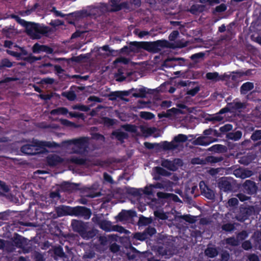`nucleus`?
<instances>
[{"instance_id": "1", "label": "nucleus", "mask_w": 261, "mask_h": 261, "mask_svg": "<svg viewBox=\"0 0 261 261\" xmlns=\"http://www.w3.org/2000/svg\"><path fill=\"white\" fill-rule=\"evenodd\" d=\"M59 216H74L76 217H82L86 220L89 219L92 212L90 208L83 206H76L71 207L69 206H62L59 207L57 210Z\"/></svg>"}, {"instance_id": "2", "label": "nucleus", "mask_w": 261, "mask_h": 261, "mask_svg": "<svg viewBox=\"0 0 261 261\" xmlns=\"http://www.w3.org/2000/svg\"><path fill=\"white\" fill-rule=\"evenodd\" d=\"M203 134L204 136L199 137L194 141V145L207 146L217 141V139L214 138L213 137H221V134L219 133V131L212 128L205 129Z\"/></svg>"}, {"instance_id": "3", "label": "nucleus", "mask_w": 261, "mask_h": 261, "mask_svg": "<svg viewBox=\"0 0 261 261\" xmlns=\"http://www.w3.org/2000/svg\"><path fill=\"white\" fill-rule=\"evenodd\" d=\"M169 42L166 40H159L153 42L143 41V49L151 53H158L161 48L168 47Z\"/></svg>"}, {"instance_id": "4", "label": "nucleus", "mask_w": 261, "mask_h": 261, "mask_svg": "<svg viewBox=\"0 0 261 261\" xmlns=\"http://www.w3.org/2000/svg\"><path fill=\"white\" fill-rule=\"evenodd\" d=\"M121 0H109L111 7V9H108V5L107 4H102V8L107 11L115 12L119 11L123 9L129 10V5L128 2H123L121 3Z\"/></svg>"}, {"instance_id": "5", "label": "nucleus", "mask_w": 261, "mask_h": 261, "mask_svg": "<svg viewBox=\"0 0 261 261\" xmlns=\"http://www.w3.org/2000/svg\"><path fill=\"white\" fill-rule=\"evenodd\" d=\"M255 215V208L253 206H241L236 218L239 221L243 222L248 219L251 216Z\"/></svg>"}, {"instance_id": "6", "label": "nucleus", "mask_w": 261, "mask_h": 261, "mask_svg": "<svg viewBox=\"0 0 261 261\" xmlns=\"http://www.w3.org/2000/svg\"><path fill=\"white\" fill-rule=\"evenodd\" d=\"M182 165V160L179 158H175L173 161L163 159L161 162L162 166L172 171H176L179 167H181Z\"/></svg>"}, {"instance_id": "7", "label": "nucleus", "mask_w": 261, "mask_h": 261, "mask_svg": "<svg viewBox=\"0 0 261 261\" xmlns=\"http://www.w3.org/2000/svg\"><path fill=\"white\" fill-rule=\"evenodd\" d=\"M70 142L77 148L73 152L75 153L81 154L83 153L87 147L88 140L85 137H81L70 140Z\"/></svg>"}, {"instance_id": "8", "label": "nucleus", "mask_w": 261, "mask_h": 261, "mask_svg": "<svg viewBox=\"0 0 261 261\" xmlns=\"http://www.w3.org/2000/svg\"><path fill=\"white\" fill-rule=\"evenodd\" d=\"M59 146V144L55 142L39 141L34 139V147H39L42 149L41 151L42 153L48 152L47 149L45 148L46 147L48 148H56Z\"/></svg>"}, {"instance_id": "9", "label": "nucleus", "mask_w": 261, "mask_h": 261, "mask_svg": "<svg viewBox=\"0 0 261 261\" xmlns=\"http://www.w3.org/2000/svg\"><path fill=\"white\" fill-rule=\"evenodd\" d=\"M258 187L254 181L247 179L243 183L242 185V189L244 193L253 195L256 193Z\"/></svg>"}, {"instance_id": "10", "label": "nucleus", "mask_w": 261, "mask_h": 261, "mask_svg": "<svg viewBox=\"0 0 261 261\" xmlns=\"http://www.w3.org/2000/svg\"><path fill=\"white\" fill-rule=\"evenodd\" d=\"M48 31V27L34 22V40L40 38L41 35L47 34Z\"/></svg>"}, {"instance_id": "11", "label": "nucleus", "mask_w": 261, "mask_h": 261, "mask_svg": "<svg viewBox=\"0 0 261 261\" xmlns=\"http://www.w3.org/2000/svg\"><path fill=\"white\" fill-rule=\"evenodd\" d=\"M199 187L201 190V194L205 198L210 200H213L215 198V195L214 191L210 189L203 181H201L199 183Z\"/></svg>"}, {"instance_id": "12", "label": "nucleus", "mask_w": 261, "mask_h": 261, "mask_svg": "<svg viewBox=\"0 0 261 261\" xmlns=\"http://www.w3.org/2000/svg\"><path fill=\"white\" fill-rule=\"evenodd\" d=\"M71 226L73 231L78 232L81 236L85 233V230L87 228L85 223L77 220L72 221Z\"/></svg>"}, {"instance_id": "13", "label": "nucleus", "mask_w": 261, "mask_h": 261, "mask_svg": "<svg viewBox=\"0 0 261 261\" xmlns=\"http://www.w3.org/2000/svg\"><path fill=\"white\" fill-rule=\"evenodd\" d=\"M80 184L72 183L69 181H63L59 187L60 189L64 192H72L79 189Z\"/></svg>"}, {"instance_id": "14", "label": "nucleus", "mask_w": 261, "mask_h": 261, "mask_svg": "<svg viewBox=\"0 0 261 261\" xmlns=\"http://www.w3.org/2000/svg\"><path fill=\"white\" fill-rule=\"evenodd\" d=\"M218 187L221 191L225 192L232 190V185L227 177H222L219 179L218 182Z\"/></svg>"}, {"instance_id": "15", "label": "nucleus", "mask_w": 261, "mask_h": 261, "mask_svg": "<svg viewBox=\"0 0 261 261\" xmlns=\"http://www.w3.org/2000/svg\"><path fill=\"white\" fill-rule=\"evenodd\" d=\"M62 158L57 154H49L46 157V162L50 167L56 166L63 162Z\"/></svg>"}, {"instance_id": "16", "label": "nucleus", "mask_w": 261, "mask_h": 261, "mask_svg": "<svg viewBox=\"0 0 261 261\" xmlns=\"http://www.w3.org/2000/svg\"><path fill=\"white\" fill-rule=\"evenodd\" d=\"M46 215L41 212H35L36 222H34V227H42L45 223Z\"/></svg>"}, {"instance_id": "17", "label": "nucleus", "mask_w": 261, "mask_h": 261, "mask_svg": "<svg viewBox=\"0 0 261 261\" xmlns=\"http://www.w3.org/2000/svg\"><path fill=\"white\" fill-rule=\"evenodd\" d=\"M44 52L48 54H52L53 49L47 45H40L38 43L34 44V54Z\"/></svg>"}, {"instance_id": "18", "label": "nucleus", "mask_w": 261, "mask_h": 261, "mask_svg": "<svg viewBox=\"0 0 261 261\" xmlns=\"http://www.w3.org/2000/svg\"><path fill=\"white\" fill-rule=\"evenodd\" d=\"M157 195L159 198L170 199L175 202H181V200L178 196L174 194L158 192Z\"/></svg>"}, {"instance_id": "19", "label": "nucleus", "mask_w": 261, "mask_h": 261, "mask_svg": "<svg viewBox=\"0 0 261 261\" xmlns=\"http://www.w3.org/2000/svg\"><path fill=\"white\" fill-rule=\"evenodd\" d=\"M130 50L133 53H139L141 49H143V41H133L129 43Z\"/></svg>"}, {"instance_id": "20", "label": "nucleus", "mask_w": 261, "mask_h": 261, "mask_svg": "<svg viewBox=\"0 0 261 261\" xmlns=\"http://www.w3.org/2000/svg\"><path fill=\"white\" fill-rule=\"evenodd\" d=\"M178 146V144H175L174 141L168 142L163 141L161 143L160 147L164 150H172L176 149Z\"/></svg>"}, {"instance_id": "21", "label": "nucleus", "mask_w": 261, "mask_h": 261, "mask_svg": "<svg viewBox=\"0 0 261 261\" xmlns=\"http://www.w3.org/2000/svg\"><path fill=\"white\" fill-rule=\"evenodd\" d=\"M205 10V6L203 5L194 4L189 10L190 12L194 15L202 13Z\"/></svg>"}, {"instance_id": "22", "label": "nucleus", "mask_w": 261, "mask_h": 261, "mask_svg": "<svg viewBox=\"0 0 261 261\" xmlns=\"http://www.w3.org/2000/svg\"><path fill=\"white\" fill-rule=\"evenodd\" d=\"M242 136V132L241 130H237L236 132H228L226 134V138L228 140L233 141L239 140Z\"/></svg>"}, {"instance_id": "23", "label": "nucleus", "mask_w": 261, "mask_h": 261, "mask_svg": "<svg viewBox=\"0 0 261 261\" xmlns=\"http://www.w3.org/2000/svg\"><path fill=\"white\" fill-rule=\"evenodd\" d=\"M254 88L253 83L247 82L244 83L240 88V92L242 94H246L248 92L252 90Z\"/></svg>"}, {"instance_id": "24", "label": "nucleus", "mask_w": 261, "mask_h": 261, "mask_svg": "<svg viewBox=\"0 0 261 261\" xmlns=\"http://www.w3.org/2000/svg\"><path fill=\"white\" fill-rule=\"evenodd\" d=\"M53 65L50 63H43L39 66V71L42 74L50 72Z\"/></svg>"}, {"instance_id": "25", "label": "nucleus", "mask_w": 261, "mask_h": 261, "mask_svg": "<svg viewBox=\"0 0 261 261\" xmlns=\"http://www.w3.org/2000/svg\"><path fill=\"white\" fill-rule=\"evenodd\" d=\"M100 229L107 232H110L112 231L113 226L110 221L104 220L101 222V224L99 225Z\"/></svg>"}, {"instance_id": "26", "label": "nucleus", "mask_w": 261, "mask_h": 261, "mask_svg": "<svg viewBox=\"0 0 261 261\" xmlns=\"http://www.w3.org/2000/svg\"><path fill=\"white\" fill-rule=\"evenodd\" d=\"M206 256L210 258H214L218 255V251L215 247H207L204 251Z\"/></svg>"}, {"instance_id": "27", "label": "nucleus", "mask_w": 261, "mask_h": 261, "mask_svg": "<svg viewBox=\"0 0 261 261\" xmlns=\"http://www.w3.org/2000/svg\"><path fill=\"white\" fill-rule=\"evenodd\" d=\"M117 120L114 119H112L108 117H103L101 119V121L99 122L100 124H103L104 125L110 127L116 124Z\"/></svg>"}, {"instance_id": "28", "label": "nucleus", "mask_w": 261, "mask_h": 261, "mask_svg": "<svg viewBox=\"0 0 261 261\" xmlns=\"http://www.w3.org/2000/svg\"><path fill=\"white\" fill-rule=\"evenodd\" d=\"M112 135L114 136L118 141L121 142H123L124 140L126 139L128 137L127 133L121 131H114L112 133Z\"/></svg>"}, {"instance_id": "29", "label": "nucleus", "mask_w": 261, "mask_h": 261, "mask_svg": "<svg viewBox=\"0 0 261 261\" xmlns=\"http://www.w3.org/2000/svg\"><path fill=\"white\" fill-rule=\"evenodd\" d=\"M228 105L230 108L234 110H239L242 109H245L246 107L245 103L240 101H233L232 102L229 103Z\"/></svg>"}, {"instance_id": "30", "label": "nucleus", "mask_w": 261, "mask_h": 261, "mask_svg": "<svg viewBox=\"0 0 261 261\" xmlns=\"http://www.w3.org/2000/svg\"><path fill=\"white\" fill-rule=\"evenodd\" d=\"M53 252L55 256L60 258H64L66 254L63 251V248L60 246H55L53 247Z\"/></svg>"}, {"instance_id": "31", "label": "nucleus", "mask_w": 261, "mask_h": 261, "mask_svg": "<svg viewBox=\"0 0 261 261\" xmlns=\"http://www.w3.org/2000/svg\"><path fill=\"white\" fill-rule=\"evenodd\" d=\"M141 131L145 137H148L152 135L156 131V128L155 127H141Z\"/></svg>"}, {"instance_id": "32", "label": "nucleus", "mask_w": 261, "mask_h": 261, "mask_svg": "<svg viewBox=\"0 0 261 261\" xmlns=\"http://www.w3.org/2000/svg\"><path fill=\"white\" fill-rule=\"evenodd\" d=\"M69 161L71 163L77 165H85L87 163V160L86 159L75 156H71Z\"/></svg>"}, {"instance_id": "33", "label": "nucleus", "mask_w": 261, "mask_h": 261, "mask_svg": "<svg viewBox=\"0 0 261 261\" xmlns=\"http://www.w3.org/2000/svg\"><path fill=\"white\" fill-rule=\"evenodd\" d=\"M175 60H176V57L168 58L164 61L163 66L166 68L174 67L177 66L176 63L175 62Z\"/></svg>"}, {"instance_id": "34", "label": "nucleus", "mask_w": 261, "mask_h": 261, "mask_svg": "<svg viewBox=\"0 0 261 261\" xmlns=\"http://www.w3.org/2000/svg\"><path fill=\"white\" fill-rule=\"evenodd\" d=\"M134 91H138V93H136V92L133 93L132 94L133 97H134L136 98H139V97L144 98L146 97V95L147 94V91H146L145 88L143 87L142 88H140L139 89H134Z\"/></svg>"}, {"instance_id": "35", "label": "nucleus", "mask_w": 261, "mask_h": 261, "mask_svg": "<svg viewBox=\"0 0 261 261\" xmlns=\"http://www.w3.org/2000/svg\"><path fill=\"white\" fill-rule=\"evenodd\" d=\"M3 31L5 35H6L7 37L9 38L12 37L17 33V31L14 28V27H12L9 28L6 27L3 29Z\"/></svg>"}, {"instance_id": "36", "label": "nucleus", "mask_w": 261, "mask_h": 261, "mask_svg": "<svg viewBox=\"0 0 261 261\" xmlns=\"http://www.w3.org/2000/svg\"><path fill=\"white\" fill-rule=\"evenodd\" d=\"M69 111L67 108L65 107H60L56 109L53 110L50 113L51 115H66L69 114Z\"/></svg>"}, {"instance_id": "37", "label": "nucleus", "mask_w": 261, "mask_h": 261, "mask_svg": "<svg viewBox=\"0 0 261 261\" xmlns=\"http://www.w3.org/2000/svg\"><path fill=\"white\" fill-rule=\"evenodd\" d=\"M206 78L207 80L214 82L220 81V75L217 72H208L206 74Z\"/></svg>"}, {"instance_id": "38", "label": "nucleus", "mask_w": 261, "mask_h": 261, "mask_svg": "<svg viewBox=\"0 0 261 261\" xmlns=\"http://www.w3.org/2000/svg\"><path fill=\"white\" fill-rule=\"evenodd\" d=\"M61 95L70 101H73L76 98V95L73 91L63 92L62 93Z\"/></svg>"}, {"instance_id": "39", "label": "nucleus", "mask_w": 261, "mask_h": 261, "mask_svg": "<svg viewBox=\"0 0 261 261\" xmlns=\"http://www.w3.org/2000/svg\"><path fill=\"white\" fill-rule=\"evenodd\" d=\"M221 229L222 231L230 232L234 230L235 226L233 223H227L221 226Z\"/></svg>"}, {"instance_id": "40", "label": "nucleus", "mask_w": 261, "mask_h": 261, "mask_svg": "<svg viewBox=\"0 0 261 261\" xmlns=\"http://www.w3.org/2000/svg\"><path fill=\"white\" fill-rule=\"evenodd\" d=\"M152 222V219L150 218H147L142 216L139 218L138 224L140 226H146Z\"/></svg>"}, {"instance_id": "41", "label": "nucleus", "mask_w": 261, "mask_h": 261, "mask_svg": "<svg viewBox=\"0 0 261 261\" xmlns=\"http://www.w3.org/2000/svg\"><path fill=\"white\" fill-rule=\"evenodd\" d=\"M254 247L256 249L261 251V232L257 233L254 239Z\"/></svg>"}, {"instance_id": "42", "label": "nucleus", "mask_w": 261, "mask_h": 261, "mask_svg": "<svg viewBox=\"0 0 261 261\" xmlns=\"http://www.w3.org/2000/svg\"><path fill=\"white\" fill-rule=\"evenodd\" d=\"M96 231L95 230L92 229L89 231H87V229H86L85 233L81 237L84 239H90L93 238L96 236Z\"/></svg>"}, {"instance_id": "43", "label": "nucleus", "mask_w": 261, "mask_h": 261, "mask_svg": "<svg viewBox=\"0 0 261 261\" xmlns=\"http://www.w3.org/2000/svg\"><path fill=\"white\" fill-rule=\"evenodd\" d=\"M223 160V158L222 156H208L206 158V161L211 163V164H215L220 162H222Z\"/></svg>"}, {"instance_id": "44", "label": "nucleus", "mask_w": 261, "mask_h": 261, "mask_svg": "<svg viewBox=\"0 0 261 261\" xmlns=\"http://www.w3.org/2000/svg\"><path fill=\"white\" fill-rule=\"evenodd\" d=\"M92 221L96 225H99L103 219V216L102 214H95L92 218Z\"/></svg>"}, {"instance_id": "45", "label": "nucleus", "mask_w": 261, "mask_h": 261, "mask_svg": "<svg viewBox=\"0 0 261 261\" xmlns=\"http://www.w3.org/2000/svg\"><path fill=\"white\" fill-rule=\"evenodd\" d=\"M127 192L128 194L134 196H141V189H137L135 188H130L127 189Z\"/></svg>"}, {"instance_id": "46", "label": "nucleus", "mask_w": 261, "mask_h": 261, "mask_svg": "<svg viewBox=\"0 0 261 261\" xmlns=\"http://www.w3.org/2000/svg\"><path fill=\"white\" fill-rule=\"evenodd\" d=\"M232 129V125L230 124H226L219 128V133L221 134V137L223 134L231 130Z\"/></svg>"}, {"instance_id": "47", "label": "nucleus", "mask_w": 261, "mask_h": 261, "mask_svg": "<svg viewBox=\"0 0 261 261\" xmlns=\"http://www.w3.org/2000/svg\"><path fill=\"white\" fill-rule=\"evenodd\" d=\"M204 53L202 52H199L192 55L190 57V58L195 63H198L199 62L200 59H202L204 57Z\"/></svg>"}, {"instance_id": "48", "label": "nucleus", "mask_w": 261, "mask_h": 261, "mask_svg": "<svg viewBox=\"0 0 261 261\" xmlns=\"http://www.w3.org/2000/svg\"><path fill=\"white\" fill-rule=\"evenodd\" d=\"M155 187L154 186L152 185H150L149 186H146L144 188V189L143 190L141 189V195L144 194L147 195H151L153 194V188H155Z\"/></svg>"}, {"instance_id": "49", "label": "nucleus", "mask_w": 261, "mask_h": 261, "mask_svg": "<svg viewBox=\"0 0 261 261\" xmlns=\"http://www.w3.org/2000/svg\"><path fill=\"white\" fill-rule=\"evenodd\" d=\"M226 243L232 246H237L240 245V242L238 241L237 238H235L234 237L227 238Z\"/></svg>"}, {"instance_id": "50", "label": "nucleus", "mask_w": 261, "mask_h": 261, "mask_svg": "<svg viewBox=\"0 0 261 261\" xmlns=\"http://www.w3.org/2000/svg\"><path fill=\"white\" fill-rule=\"evenodd\" d=\"M188 137L186 135L184 134H178L175 136L173 139V141L176 143H183L187 141Z\"/></svg>"}, {"instance_id": "51", "label": "nucleus", "mask_w": 261, "mask_h": 261, "mask_svg": "<svg viewBox=\"0 0 261 261\" xmlns=\"http://www.w3.org/2000/svg\"><path fill=\"white\" fill-rule=\"evenodd\" d=\"M22 25L25 27L27 34L32 37L33 36V23L25 21V24Z\"/></svg>"}, {"instance_id": "52", "label": "nucleus", "mask_w": 261, "mask_h": 261, "mask_svg": "<svg viewBox=\"0 0 261 261\" xmlns=\"http://www.w3.org/2000/svg\"><path fill=\"white\" fill-rule=\"evenodd\" d=\"M248 236V233L247 232L246 230H242L237 234L236 237L238 241L240 243L241 241L245 240Z\"/></svg>"}, {"instance_id": "53", "label": "nucleus", "mask_w": 261, "mask_h": 261, "mask_svg": "<svg viewBox=\"0 0 261 261\" xmlns=\"http://www.w3.org/2000/svg\"><path fill=\"white\" fill-rule=\"evenodd\" d=\"M134 238L137 240L141 241H145L148 239L146 233L143 231V232H136L134 234Z\"/></svg>"}, {"instance_id": "54", "label": "nucleus", "mask_w": 261, "mask_h": 261, "mask_svg": "<svg viewBox=\"0 0 261 261\" xmlns=\"http://www.w3.org/2000/svg\"><path fill=\"white\" fill-rule=\"evenodd\" d=\"M154 215L156 218L162 220H165L168 218L167 215L163 211H155L154 212Z\"/></svg>"}, {"instance_id": "55", "label": "nucleus", "mask_w": 261, "mask_h": 261, "mask_svg": "<svg viewBox=\"0 0 261 261\" xmlns=\"http://www.w3.org/2000/svg\"><path fill=\"white\" fill-rule=\"evenodd\" d=\"M121 127L126 132L135 133L136 131V126L133 124H125L122 125Z\"/></svg>"}, {"instance_id": "56", "label": "nucleus", "mask_w": 261, "mask_h": 261, "mask_svg": "<svg viewBox=\"0 0 261 261\" xmlns=\"http://www.w3.org/2000/svg\"><path fill=\"white\" fill-rule=\"evenodd\" d=\"M155 170L156 173L160 175L166 176L170 175V173L168 171L161 167H155Z\"/></svg>"}, {"instance_id": "57", "label": "nucleus", "mask_w": 261, "mask_h": 261, "mask_svg": "<svg viewBox=\"0 0 261 261\" xmlns=\"http://www.w3.org/2000/svg\"><path fill=\"white\" fill-rule=\"evenodd\" d=\"M13 66V63L8 59H3L0 63V69L4 67L10 68Z\"/></svg>"}, {"instance_id": "58", "label": "nucleus", "mask_w": 261, "mask_h": 261, "mask_svg": "<svg viewBox=\"0 0 261 261\" xmlns=\"http://www.w3.org/2000/svg\"><path fill=\"white\" fill-rule=\"evenodd\" d=\"M140 116L141 118L146 120H151L154 117L153 113L149 112H141Z\"/></svg>"}, {"instance_id": "59", "label": "nucleus", "mask_w": 261, "mask_h": 261, "mask_svg": "<svg viewBox=\"0 0 261 261\" xmlns=\"http://www.w3.org/2000/svg\"><path fill=\"white\" fill-rule=\"evenodd\" d=\"M144 232L146 233L147 238L152 236L156 232V229L154 227L149 226L144 230Z\"/></svg>"}, {"instance_id": "60", "label": "nucleus", "mask_w": 261, "mask_h": 261, "mask_svg": "<svg viewBox=\"0 0 261 261\" xmlns=\"http://www.w3.org/2000/svg\"><path fill=\"white\" fill-rule=\"evenodd\" d=\"M21 151L27 154L33 153V148L32 145H25L21 147Z\"/></svg>"}, {"instance_id": "61", "label": "nucleus", "mask_w": 261, "mask_h": 261, "mask_svg": "<svg viewBox=\"0 0 261 261\" xmlns=\"http://www.w3.org/2000/svg\"><path fill=\"white\" fill-rule=\"evenodd\" d=\"M253 141H256L261 139V129L255 130L250 137Z\"/></svg>"}, {"instance_id": "62", "label": "nucleus", "mask_w": 261, "mask_h": 261, "mask_svg": "<svg viewBox=\"0 0 261 261\" xmlns=\"http://www.w3.org/2000/svg\"><path fill=\"white\" fill-rule=\"evenodd\" d=\"M72 109L74 110H79L83 112H88L90 110L88 106L83 105H76L72 106Z\"/></svg>"}, {"instance_id": "63", "label": "nucleus", "mask_w": 261, "mask_h": 261, "mask_svg": "<svg viewBox=\"0 0 261 261\" xmlns=\"http://www.w3.org/2000/svg\"><path fill=\"white\" fill-rule=\"evenodd\" d=\"M61 123L65 126L68 127H76V125L75 123L70 121L69 120L66 119H60Z\"/></svg>"}, {"instance_id": "64", "label": "nucleus", "mask_w": 261, "mask_h": 261, "mask_svg": "<svg viewBox=\"0 0 261 261\" xmlns=\"http://www.w3.org/2000/svg\"><path fill=\"white\" fill-rule=\"evenodd\" d=\"M200 91V87L197 86L193 89H190L187 91V94L191 96H194Z\"/></svg>"}]
</instances>
